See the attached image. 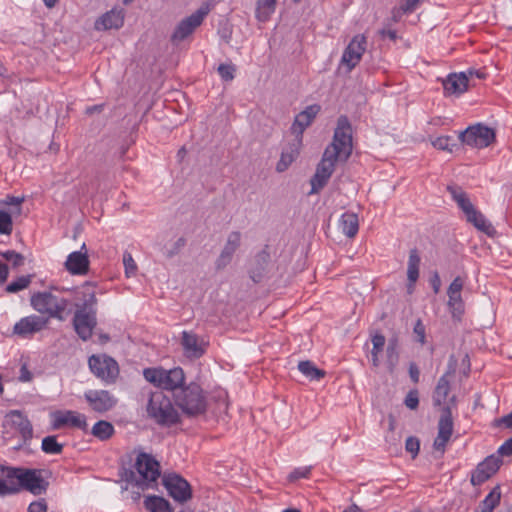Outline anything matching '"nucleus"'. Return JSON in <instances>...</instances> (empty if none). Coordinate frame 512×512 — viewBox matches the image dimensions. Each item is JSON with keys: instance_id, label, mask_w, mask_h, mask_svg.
Listing matches in <instances>:
<instances>
[{"instance_id": "nucleus-36", "label": "nucleus", "mask_w": 512, "mask_h": 512, "mask_svg": "<svg viewBox=\"0 0 512 512\" xmlns=\"http://www.w3.org/2000/svg\"><path fill=\"white\" fill-rule=\"evenodd\" d=\"M299 371L310 380H319L325 376V371L317 368L313 362L306 360L298 364Z\"/></svg>"}, {"instance_id": "nucleus-45", "label": "nucleus", "mask_w": 512, "mask_h": 512, "mask_svg": "<svg viewBox=\"0 0 512 512\" xmlns=\"http://www.w3.org/2000/svg\"><path fill=\"white\" fill-rule=\"evenodd\" d=\"M123 264L125 267V274L127 277L134 276L137 271V265L132 255L129 252H125L123 255Z\"/></svg>"}, {"instance_id": "nucleus-64", "label": "nucleus", "mask_w": 512, "mask_h": 512, "mask_svg": "<svg viewBox=\"0 0 512 512\" xmlns=\"http://www.w3.org/2000/svg\"><path fill=\"white\" fill-rule=\"evenodd\" d=\"M402 14H403V11L401 9V6L394 8L392 10V20L394 22H398L400 20Z\"/></svg>"}, {"instance_id": "nucleus-43", "label": "nucleus", "mask_w": 512, "mask_h": 512, "mask_svg": "<svg viewBox=\"0 0 512 512\" xmlns=\"http://www.w3.org/2000/svg\"><path fill=\"white\" fill-rule=\"evenodd\" d=\"M1 256L12 263L13 267H20L24 264L25 258L22 254L14 251V250H8L3 253H1Z\"/></svg>"}, {"instance_id": "nucleus-50", "label": "nucleus", "mask_w": 512, "mask_h": 512, "mask_svg": "<svg viewBox=\"0 0 512 512\" xmlns=\"http://www.w3.org/2000/svg\"><path fill=\"white\" fill-rule=\"evenodd\" d=\"M23 197L7 196L4 203L9 206L15 207L14 214H21V204L23 203Z\"/></svg>"}, {"instance_id": "nucleus-13", "label": "nucleus", "mask_w": 512, "mask_h": 512, "mask_svg": "<svg viewBox=\"0 0 512 512\" xmlns=\"http://www.w3.org/2000/svg\"><path fill=\"white\" fill-rule=\"evenodd\" d=\"M180 343L184 355L190 360L201 358L209 346L208 340L193 331H183Z\"/></svg>"}, {"instance_id": "nucleus-32", "label": "nucleus", "mask_w": 512, "mask_h": 512, "mask_svg": "<svg viewBox=\"0 0 512 512\" xmlns=\"http://www.w3.org/2000/svg\"><path fill=\"white\" fill-rule=\"evenodd\" d=\"M144 507L149 512H174L168 500L156 495L147 496L144 500Z\"/></svg>"}, {"instance_id": "nucleus-16", "label": "nucleus", "mask_w": 512, "mask_h": 512, "mask_svg": "<svg viewBox=\"0 0 512 512\" xmlns=\"http://www.w3.org/2000/svg\"><path fill=\"white\" fill-rule=\"evenodd\" d=\"M366 44V37L362 34H358L352 38L344 50L341 62L345 64L349 70H352L361 60L366 50Z\"/></svg>"}, {"instance_id": "nucleus-47", "label": "nucleus", "mask_w": 512, "mask_h": 512, "mask_svg": "<svg viewBox=\"0 0 512 512\" xmlns=\"http://www.w3.org/2000/svg\"><path fill=\"white\" fill-rule=\"evenodd\" d=\"M9 483L0 479V496L13 495L19 492V487L16 486L15 480H8Z\"/></svg>"}, {"instance_id": "nucleus-46", "label": "nucleus", "mask_w": 512, "mask_h": 512, "mask_svg": "<svg viewBox=\"0 0 512 512\" xmlns=\"http://www.w3.org/2000/svg\"><path fill=\"white\" fill-rule=\"evenodd\" d=\"M236 68L232 64H220L218 67V73L224 81H231L235 77Z\"/></svg>"}, {"instance_id": "nucleus-23", "label": "nucleus", "mask_w": 512, "mask_h": 512, "mask_svg": "<svg viewBox=\"0 0 512 512\" xmlns=\"http://www.w3.org/2000/svg\"><path fill=\"white\" fill-rule=\"evenodd\" d=\"M241 244V233L239 231H233L228 235L227 241L215 262L217 270L224 269L232 261L234 253L240 247Z\"/></svg>"}, {"instance_id": "nucleus-20", "label": "nucleus", "mask_w": 512, "mask_h": 512, "mask_svg": "<svg viewBox=\"0 0 512 512\" xmlns=\"http://www.w3.org/2000/svg\"><path fill=\"white\" fill-rule=\"evenodd\" d=\"M445 96H460L468 90L469 76L465 72L450 73L442 80Z\"/></svg>"}, {"instance_id": "nucleus-38", "label": "nucleus", "mask_w": 512, "mask_h": 512, "mask_svg": "<svg viewBox=\"0 0 512 512\" xmlns=\"http://www.w3.org/2000/svg\"><path fill=\"white\" fill-rule=\"evenodd\" d=\"M92 435L104 441L109 439L114 433V427L110 422L100 420L92 428Z\"/></svg>"}, {"instance_id": "nucleus-56", "label": "nucleus", "mask_w": 512, "mask_h": 512, "mask_svg": "<svg viewBox=\"0 0 512 512\" xmlns=\"http://www.w3.org/2000/svg\"><path fill=\"white\" fill-rule=\"evenodd\" d=\"M311 468L310 467H304V468H297L295 469L290 475L289 479L291 481L298 480L300 478H306L310 474Z\"/></svg>"}, {"instance_id": "nucleus-41", "label": "nucleus", "mask_w": 512, "mask_h": 512, "mask_svg": "<svg viewBox=\"0 0 512 512\" xmlns=\"http://www.w3.org/2000/svg\"><path fill=\"white\" fill-rule=\"evenodd\" d=\"M13 229V222L11 214L0 210V233L1 234H11Z\"/></svg>"}, {"instance_id": "nucleus-31", "label": "nucleus", "mask_w": 512, "mask_h": 512, "mask_svg": "<svg viewBox=\"0 0 512 512\" xmlns=\"http://www.w3.org/2000/svg\"><path fill=\"white\" fill-rule=\"evenodd\" d=\"M501 500V488L496 485L490 493L480 502L474 512H493Z\"/></svg>"}, {"instance_id": "nucleus-21", "label": "nucleus", "mask_w": 512, "mask_h": 512, "mask_svg": "<svg viewBox=\"0 0 512 512\" xmlns=\"http://www.w3.org/2000/svg\"><path fill=\"white\" fill-rule=\"evenodd\" d=\"M5 422L19 432L24 443H27L32 439V424L30 420L22 414V412L18 410L10 411L5 417Z\"/></svg>"}, {"instance_id": "nucleus-30", "label": "nucleus", "mask_w": 512, "mask_h": 512, "mask_svg": "<svg viewBox=\"0 0 512 512\" xmlns=\"http://www.w3.org/2000/svg\"><path fill=\"white\" fill-rule=\"evenodd\" d=\"M447 190L465 215L474 208V205L468 198V195L462 190L461 187L449 185L447 186Z\"/></svg>"}, {"instance_id": "nucleus-33", "label": "nucleus", "mask_w": 512, "mask_h": 512, "mask_svg": "<svg viewBox=\"0 0 512 512\" xmlns=\"http://www.w3.org/2000/svg\"><path fill=\"white\" fill-rule=\"evenodd\" d=\"M421 258L416 248L411 249L409 253L408 265H407V278L408 281L417 282L419 278V266Z\"/></svg>"}, {"instance_id": "nucleus-61", "label": "nucleus", "mask_w": 512, "mask_h": 512, "mask_svg": "<svg viewBox=\"0 0 512 512\" xmlns=\"http://www.w3.org/2000/svg\"><path fill=\"white\" fill-rule=\"evenodd\" d=\"M8 275V266L5 263L0 262V285H2L7 280Z\"/></svg>"}, {"instance_id": "nucleus-25", "label": "nucleus", "mask_w": 512, "mask_h": 512, "mask_svg": "<svg viewBox=\"0 0 512 512\" xmlns=\"http://www.w3.org/2000/svg\"><path fill=\"white\" fill-rule=\"evenodd\" d=\"M267 248L268 247L266 246L259 253H257L251 263L249 275L255 283H259L263 279L267 270L270 261V253L268 252Z\"/></svg>"}, {"instance_id": "nucleus-5", "label": "nucleus", "mask_w": 512, "mask_h": 512, "mask_svg": "<svg viewBox=\"0 0 512 512\" xmlns=\"http://www.w3.org/2000/svg\"><path fill=\"white\" fill-rule=\"evenodd\" d=\"M2 472H5L7 480H15L16 486L26 489L33 495H42L46 493L49 482L43 476L45 471L37 469H20L13 467H1Z\"/></svg>"}, {"instance_id": "nucleus-4", "label": "nucleus", "mask_w": 512, "mask_h": 512, "mask_svg": "<svg viewBox=\"0 0 512 512\" xmlns=\"http://www.w3.org/2000/svg\"><path fill=\"white\" fill-rule=\"evenodd\" d=\"M96 304L97 298L94 292L89 293L82 304H76L72 324L76 334L83 341H88L92 337L97 325Z\"/></svg>"}, {"instance_id": "nucleus-60", "label": "nucleus", "mask_w": 512, "mask_h": 512, "mask_svg": "<svg viewBox=\"0 0 512 512\" xmlns=\"http://www.w3.org/2000/svg\"><path fill=\"white\" fill-rule=\"evenodd\" d=\"M32 379V373L28 370L26 365H22L20 368L19 380L22 382H28Z\"/></svg>"}, {"instance_id": "nucleus-9", "label": "nucleus", "mask_w": 512, "mask_h": 512, "mask_svg": "<svg viewBox=\"0 0 512 512\" xmlns=\"http://www.w3.org/2000/svg\"><path fill=\"white\" fill-rule=\"evenodd\" d=\"M459 140L471 147L484 148L495 140V132L493 129L478 123L460 132Z\"/></svg>"}, {"instance_id": "nucleus-6", "label": "nucleus", "mask_w": 512, "mask_h": 512, "mask_svg": "<svg viewBox=\"0 0 512 512\" xmlns=\"http://www.w3.org/2000/svg\"><path fill=\"white\" fill-rule=\"evenodd\" d=\"M147 415L161 426H172L180 421L178 411L174 408L171 399L163 391L150 393L146 407Z\"/></svg>"}, {"instance_id": "nucleus-62", "label": "nucleus", "mask_w": 512, "mask_h": 512, "mask_svg": "<svg viewBox=\"0 0 512 512\" xmlns=\"http://www.w3.org/2000/svg\"><path fill=\"white\" fill-rule=\"evenodd\" d=\"M379 33L383 38L388 37L392 41H395L397 39V33L395 30L382 29L379 31Z\"/></svg>"}, {"instance_id": "nucleus-55", "label": "nucleus", "mask_w": 512, "mask_h": 512, "mask_svg": "<svg viewBox=\"0 0 512 512\" xmlns=\"http://www.w3.org/2000/svg\"><path fill=\"white\" fill-rule=\"evenodd\" d=\"M463 280L461 277H456L450 284L447 294H461L463 288Z\"/></svg>"}, {"instance_id": "nucleus-15", "label": "nucleus", "mask_w": 512, "mask_h": 512, "mask_svg": "<svg viewBox=\"0 0 512 512\" xmlns=\"http://www.w3.org/2000/svg\"><path fill=\"white\" fill-rule=\"evenodd\" d=\"M209 8L208 7H200L198 10H196L193 14H191L189 17L183 19L175 28V31L173 32L171 36L172 42H179L184 40L186 37H188L190 34L193 33V31L201 25L203 22L205 16L208 14Z\"/></svg>"}, {"instance_id": "nucleus-17", "label": "nucleus", "mask_w": 512, "mask_h": 512, "mask_svg": "<svg viewBox=\"0 0 512 512\" xmlns=\"http://www.w3.org/2000/svg\"><path fill=\"white\" fill-rule=\"evenodd\" d=\"M48 319L41 316L30 315L21 318L13 327V334L21 338H29L35 333L40 332L46 328Z\"/></svg>"}, {"instance_id": "nucleus-37", "label": "nucleus", "mask_w": 512, "mask_h": 512, "mask_svg": "<svg viewBox=\"0 0 512 512\" xmlns=\"http://www.w3.org/2000/svg\"><path fill=\"white\" fill-rule=\"evenodd\" d=\"M300 144L296 141V143L293 144V147L289 152L283 151L281 154V157L276 165V171L277 172H284L288 169V167L293 163V161L296 159L298 155V147Z\"/></svg>"}, {"instance_id": "nucleus-19", "label": "nucleus", "mask_w": 512, "mask_h": 512, "mask_svg": "<svg viewBox=\"0 0 512 512\" xmlns=\"http://www.w3.org/2000/svg\"><path fill=\"white\" fill-rule=\"evenodd\" d=\"M53 423L52 426L54 429H60L64 426H70L74 428L81 429L83 431H87L88 424L86 422V417L83 414H80L76 411H57L53 413Z\"/></svg>"}, {"instance_id": "nucleus-63", "label": "nucleus", "mask_w": 512, "mask_h": 512, "mask_svg": "<svg viewBox=\"0 0 512 512\" xmlns=\"http://www.w3.org/2000/svg\"><path fill=\"white\" fill-rule=\"evenodd\" d=\"M497 422L499 424H504L507 428H511L512 427V411L503 416L502 418H500L499 420H497Z\"/></svg>"}, {"instance_id": "nucleus-3", "label": "nucleus", "mask_w": 512, "mask_h": 512, "mask_svg": "<svg viewBox=\"0 0 512 512\" xmlns=\"http://www.w3.org/2000/svg\"><path fill=\"white\" fill-rule=\"evenodd\" d=\"M31 306L40 314L47 315L46 319L54 318L65 321L71 310L68 309L70 301L59 297L51 291L36 292L30 298Z\"/></svg>"}, {"instance_id": "nucleus-40", "label": "nucleus", "mask_w": 512, "mask_h": 512, "mask_svg": "<svg viewBox=\"0 0 512 512\" xmlns=\"http://www.w3.org/2000/svg\"><path fill=\"white\" fill-rule=\"evenodd\" d=\"M32 275L18 277L6 286V292L16 293L27 288L31 283Z\"/></svg>"}, {"instance_id": "nucleus-54", "label": "nucleus", "mask_w": 512, "mask_h": 512, "mask_svg": "<svg viewBox=\"0 0 512 512\" xmlns=\"http://www.w3.org/2000/svg\"><path fill=\"white\" fill-rule=\"evenodd\" d=\"M47 503L45 499H40L38 501H34L30 503L28 506V512H47Z\"/></svg>"}, {"instance_id": "nucleus-18", "label": "nucleus", "mask_w": 512, "mask_h": 512, "mask_svg": "<svg viewBox=\"0 0 512 512\" xmlns=\"http://www.w3.org/2000/svg\"><path fill=\"white\" fill-rule=\"evenodd\" d=\"M320 110L321 107L319 105L313 104L296 115L291 126V132L296 136L298 144H301L303 132L311 125Z\"/></svg>"}, {"instance_id": "nucleus-58", "label": "nucleus", "mask_w": 512, "mask_h": 512, "mask_svg": "<svg viewBox=\"0 0 512 512\" xmlns=\"http://www.w3.org/2000/svg\"><path fill=\"white\" fill-rule=\"evenodd\" d=\"M420 0H404L400 5L403 13H412L418 6Z\"/></svg>"}, {"instance_id": "nucleus-59", "label": "nucleus", "mask_w": 512, "mask_h": 512, "mask_svg": "<svg viewBox=\"0 0 512 512\" xmlns=\"http://www.w3.org/2000/svg\"><path fill=\"white\" fill-rule=\"evenodd\" d=\"M409 376L414 384L419 382L420 370L415 362L409 364Z\"/></svg>"}, {"instance_id": "nucleus-29", "label": "nucleus", "mask_w": 512, "mask_h": 512, "mask_svg": "<svg viewBox=\"0 0 512 512\" xmlns=\"http://www.w3.org/2000/svg\"><path fill=\"white\" fill-rule=\"evenodd\" d=\"M340 228L347 237L353 238L359 230L358 215L354 212H345L340 218Z\"/></svg>"}, {"instance_id": "nucleus-27", "label": "nucleus", "mask_w": 512, "mask_h": 512, "mask_svg": "<svg viewBox=\"0 0 512 512\" xmlns=\"http://www.w3.org/2000/svg\"><path fill=\"white\" fill-rule=\"evenodd\" d=\"M454 373L455 368L453 366H449L448 371L439 378L435 390L433 392L434 406H441L446 402V399L450 392L449 377H452Z\"/></svg>"}, {"instance_id": "nucleus-51", "label": "nucleus", "mask_w": 512, "mask_h": 512, "mask_svg": "<svg viewBox=\"0 0 512 512\" xmlns=\"http://www.w3.org/2000/svg\"><path fill=\"white\" fill-rule=\"evenodd\" d=\"M413 332L416 336V341L421 344L425 343V326L422 323L421 319H418L414 325Z\"/></svg>"}, {"instance_id": "nucleus-7", "label": "nucleus", "mask_w": 512, "mask_h": 512, "mask_svg": "<svg viewBox=\"0 0 512 512\" xmlns=\"http://www.w3.org/2000/svg\"><path fill=\"white\" fill-rule=\"evenodd\" d=\"M172 397L175 404L188 416H197L206 411V398L197 383L182 386Z\"/></svg>"}, {"instance_id": "nucleus-28", "label": "nucleus", "mask_w": 512, "mask_h": 512, "mask_svg": "<svg viewBox=\"0 0 512 512\" xmlns=\"http://www.w3.org/2000/svg\"><path fill=\"white\" fill-rule=\"evenodd\" d=\"M465 216L467 222L472 224L479 231L485 233L488 236H494L496 234L494 226L475 207Z\"/></svg>"}, {"instance_id": "nucleus-1", "label": "nucleus", "mask_w": 512, "mask_h": 512, "mask_svg": "<svg viewBox=\"0 0 512 512\" xmlns=\"http://www.w3.org/2000/svg\"><path fill=\"white\" fill-rule=\"evenodd\" d=\"M352 127L347 116L341 115L337 120L333 141L328 145L310 180L309 195L318 194L328 183L335 171L338 160L346 161L352 154Z\"/></svg>"}, {"instance_id": "nucleus-24", "label": "nucleus", "mask_w": 512, "mask_h": 512, "mask_svg": "<svg viewBox=\"0 0 512 512\" xmlns=\"http://www.w3.org/2000/svg\"><path fill=\"white\" fill-rule=\"evenodd\" d=\"M86 249L85 243L81 250ZM66 269L74 275H85L89 270V259L87 252L74 251L70 253L65 262Z\"/></svg>"}, {"instance_id": "nucleus-49", "label": "nucleus", "mask_w": 512, "mask_h": 512, "mask_svg": "<svg viewBox=\"0 0 512 512\" xmlns=\"http://www.w3.org/2000/svg\"><path fill=\"white\" fill-rule=\"evenodd\" d=\"M186 245V240L183 237L178 238L170 249H167L165 252V256L169 259L173 258L177 255L182 248Z\"/></svg>"}, {"instance_id": "nucleus-52", "label": "nucleus", "mask_w": 512, "mask_h": 512, "mask_svg": "<svg viewBox=\"0 0 512 512\" xmlns=\"http://www.w3.org/2000/svg\"><path fill=\"white\" fill-rule=\"evenodd\" d=\"M405 405L409 409H416L419 405V398H418V392L417 391H410L404 401Z\"/></svg>"}, {"instance_id": "nucleus-57", "label": "nucleus", "mask_w": 512, "mask_h": 512, "mask_svg": "<svg viewBox=\"0 0 512 512\" xmlns=\"http://www.w3.org/2000/svg\"><path fill=\"white\" fill-rule=\"evenodd\" d=\"M498 454L500 456H511L512 455V437L506 440L499 448Z\"/></svg>"}, {"instance_id": "nucleus-10", "label": "nucleus", "mask_w": 512, "mask_h": 512, "mask_svg": "<svg viewBox=\"0 0 512 512\" xmlns=\"http://www.w3.org/2000/svg\"><path fill=\"white\" fill-rule=\"evenodd\" d=\"M162 483L170 497L179 503H185L192 498V489L186 479L176 473L165 474Z\"/></svg>"}, {"instance_id": "nucleus-8", "label": "nucleus", "mask_w": 512, "mask_h": 512, "mask_svg": "<svg viewBox=\"0 0 512 512\" xmlns=\"http://www.w3.org/2000/svg\"><path fill=\"white\" fill-rule=\"evenodd\" d=\"M144 378L161 388L171 391L172 395L177 392L184 384L185 374L182 368L175 367L166 370L164 368H146L143 371Z\"/></svg>"}, {"instance_id": "nucleus-2", "label": "nucleus", "mask_w": 512, "mask_h": 512, "mask_svg": "<svg viewBox=\"0 0 512 512\" xmlns=\"http://www.w3.org/2000/svg\"><path fill=\"white\" fill-rule=\"evenodd\" d=\"M134 470H127L124 480L133 484L141 490L152 488L160 477V465L158 461L147 453L138 454Z\"/></svg>"}, {"instance_id": "nucleus-44", "label": "nucleus", "mask_w": 512, "mask_h": 512, "mask_svg": "<svg viewBox=\"0 0 512 512\" xmlns=\"http://www.w3.org/2000/svg\"><path fill=\"white\" fill-rule=\"evenodd\" d=\"M448 305L452 309L453 316L463 313V302L461 294H448Z\"/></svg>"}, {"instance_id": "nucleus-34", "label": "nucleus", "mask_w": 512, "mask_h": 512, "mask_svg": "<svg viewBox=\"0 0 512 512\" xmlns=\"http://www.w3.org/2000/svg\"><path fill=\"white\" fill-rule=\"evenodd\" d=\"M398 337L393 336L388 341V346L386 349L387 354V366L390 373H393L398 361H399V353H398Z\"/></svg>"}, {"instance_id": "nucleus-53", "label": "nucleus", "mask_w": 512, "mask_h": 512, "mask_svg": "<svg viewBox=\"0 0 512 512\" xmlns=\"http://www.w3.org/2000/svg\"><path fill=\"white\" fill-rule=\"evenodd\" d=\"M385 342H386V339H385L384 335L379 334V333L375 334L372 337V344H373L372 352L376 351V353H380L383 350Z\"/></svg>"}, {"instance_id": "nucleus-39", "label": "nucleus", "mask_w": 512, "mask_h": 512, "mask_svg": "<svg viewBox=\"0 0 512 512\" xmlns=\"http://www.w3.org/2000/svg\"><path fill=\"white\" fill-rule=\"evenodd\" d=\"M41 448L47 454H60L63 445L57 442L56 436H47L43 438Z\"/></svg>"}, {"instance_id": "nucleus-14", "label": "nucleus", "mask_w": 512, "mask_h": 512, "mask_svg": "<svg viewBox=\"0 0 512 512\" xmlns=\"http://www.w3.org/2000/svg\"><path fill=\"white\" fill-rule=\"evenodd\" d=\"M453 418L449 405L443 406L438 421V434L434 440L433 447L442 454L445 451L446 444L449 442L453 433Z\"/></svg>"}, {"instance_id": "nucleus-26", "label": "nucleus", "mask_w": 512, "mask_h": 512, "mask_svg": "<svg viewBox=\"0 0 512 512\" xmlns=\"http://www.w3.org/2000/svg\"><path fill=\"white\" fill-rule=\"evenodd\" d=\"M124 24L123 9H112L102 15L95 23L97 30L119 29Z\"/></svg>"}, {"instance_id": "nucleus-22", "label": "nucleus", "mask_w": 512, "mask_h": 512, "mask_svg": "<svg viewBox=\"0 0 512 512\" xmlns=\"http://www.w3.org/2000/svg\"><path fill=\"white\" fill-rule=\"evenodd\" d=\"M85 399L90 407L99 413H104L112 409L116 404V399L105 390H90L85 393Z\"/></svg>"}, {"instance_id": "nucleus-48", "label": "nucleus", "mask_w": 512, "mask_h": 512, "mask_svg": "<svg viewBox=\"0 0 512 512\" xmlns=\"http://www.w3.org/2000/svg\"><path fill=\"white\" fill-rule=\"evenodd\" d=\"M405 449L408 453L411 454L412 458L414 459L420 450V441L417 437L410 436L406 439L405 442Z\"/></svg>"}, {"instance_id": "nucleus-11", "label": "nucleus", "mask_w": 512, "mask_h": 512, "mask_svg": "<svg viewBox=\"0 0 512 512\" xmlns=\"http://www.w3.org/2000/svg\"><path fill=\"white\" fill-rule=\"evenodd\" d=\"M88 364L93 374L107 383L114 382L119 374L117 362L108 356L92 355Z\"/></svg>"}, {"instance_id": "nucleus-42", "label": "nucleus", "mask_w": 512, "mask_h": 512, "mask_svg": "<svg viewBox=\"0 0 512 512\" xmlns=\"http://www.w3.org/2000/svg\"><path fill=\"white\" fill-rule=\"evenodd\" d=\"M451 141H452L451 136H440L432 141V145L434 148H436L438 150L452 152V149L454 146H456V144L450 143Z\"/></svg>"}, {"instance_id": "nucleus-12", "label": "nucleus", "mask_w": 512, "mask_h": 512, "mask_svg": "<svg viewBox=\"0 0 512 512\" xmlns=\"http://www.w3.org/2000/svg\"><path fill=\"white\" fill-rule=\"evenodd\" d=\"M502 457L498 453L492 454L480 462L471 473V484L479 486L495 475L503 464Z\"/></svg>"}, {"instance_id": "nucleus-35", "label": "nucleus", "mask_w": 512, "mask_h": 512, "mask_svg": "<svg viewBox=\"0 0 512 512\" xmlns=\"http://www.w3.org/2000/svg\"><path fill=\"white\" fill-rule=\"evenodd\" d=\"M277 0H257L256 17L259 21L265 22L269 19L276 8Z\"/></svg>"}]
</instances>
